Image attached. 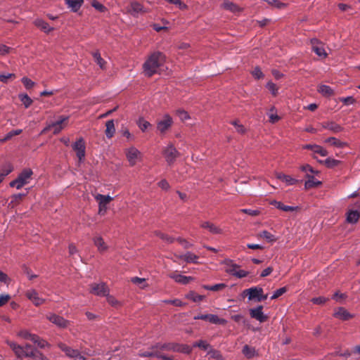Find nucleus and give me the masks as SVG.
<instances>
[{"instance_id":"nucleus-4","label":"nucleus","mask_w":360,"mask_h":360,"mask_svg":"<svg viewBox=\"0 0 360 360\" xmlns=\"http://www.w3.org/2000/svg\"><path fill=\"white\" fill-rule=\"evenodd\" d=\"M124 153L129 166L134 167L143 160L142 153L136 147L130 146L125 149Z\"/></svg>"},{"instance_id":"nucleus-56","label":"nucleus","mask_w":360,"mask_h":360,"mask_svg":"<svg viewBox=\"0 0 360 360\" xmlns=\"http://www.w3.org/2000/svg\"><path fill=\"white\" fill-rule=\"evenodd\" d=\"M21 81L27 89H30L35 85V83L27 77H22Z\"/></svg>"},{"instance_id":"nucleus-60","label":"nucleus","mask_w":360,"mask_h":360,"mask_svg":"<svg viewBox=\"0 0 360 360\" xmlns=\"http://www.w3.org/2000/svg\"><path fill=\"white\" fill-rule=\"evenodd\" d=\"M287 291V288L286 287H283V288H281L278 290H276L273 295L271 296V300H275V299H277L278 297H279L280 296L283 295L285 292Z\"/></svg>"},{"instance_id":"nucleus-64","label":"nucleus","mask_w":360,"mask_h":360,"mask_svg":"<svg viewBox=\"0 0 360 360\" xmlns=\"http://www.w3.org/2000/svg\"><path fill=\"white\" fill-rule=\"evenodd\" d=\"M158 236L162 238L163 240H165V242L168 243H173L176 239L168 236V235H166V234H164V233H158Z\"/></svg>"},{"instance_id":"nucleus-28","label":"nucleus","mask_w":360,"mask_h":360,"mask_svg":"<svg viewBox=\"0 0 360 360\" xmlns=\"http://www.w3.org/2000/svg\"><path fill=\"white\" fill-rule=\"evenodd\" d=\"M323 128L328 129L333 133H338L343 130V128L335 122H326L321 124Z\"/></svg>"},{"instance_id":"nucleus-46","label":"nucleus","mask_w":360,"mask_h":360,"mask_svg":"<svg viewBox=\"0 0 360 360\" xmlns=\"http://www.w3.org/2000/svg\"><path fill=\"white\" fill-rule=\"evenodd\" d=\"M243 354L248 358H252L256 354V351L254 347L245 345L243 349Z\"/></svg>"},{"instance_id":"nucleus-45","label":"nucleus","mask_w":360,"mask_h":360,"mask_svg":"<svg viewBox=\"0 0 360 360\" xmlns=\"http://www.w3.org/2000/svg\"><path fill=\"white\" fill-rule=\"evenodd\" d=\"M266 89L271 92L274 96H276L278 94V87L276 84L269 81L266 84Z\"/></svg>"},{"instance_id":"nucleus-2","label":"nucleus","mask_w":360,"mask_h":360,"mask_svg":"<svg viewBox=\"0 0 360 360\" xmlns=\"http://www.w3.org/2000/svg\"><path fill=\"white\" fill-rule=\"evenodd\" d=\"M7 344L11 348L18 359L32 357L34 360H45L46 356L37 349H34L30 345L21 346L14 342L7 341Z\"/></svg>"},{"instance_id":"nucleus-25","label":"nucleus","mask_w":360,"mask_h":360,"mask_svg":"<svg viewBox=\"0 0 360 360\" xmlns=\"http://www.w3.org/2000/svg\"><path fill=\"white\" fill-rule=\"evenodd\" d=\"M306 178L307 179L304 183V188L306 189H310L321 185V181L316 179L312 174H307Z\"/></svg>"},{"instance_id":"nucleus-41","label":"nucleus","mask_w":360,"mask_h":360,"mask_svg":"<svg viewBox=\"0 0 360 360\" xmlns=\"http://www.w3.org/2000/svg\"><path fill=\"white\" fill-rule=\"evenodd\" d=\"M18 97L26 108L32 105V100L28 96L27 94H20Z\"/></svg>"},{"instance_id":"nucleus-36","label":"nucleus","mask_w":360,"mask_h":360,"mask_svg":"<svg viewBox=\"0 0 360 360\" xmlns=\"http://www.w3.org/2000/svg\"><path fill=\"white\" fill-rule=\"evenodd\" d=\"M182 257H184V260L187 263H198V259L199 257L191 252H187L183 255Z\"/></svg>"},{"instance_id":"nucleus-37","label":"nucleus","mask_w":360,"mask_h":360,"mask_svg":"<svg viewBox=\"0 0 360 360\" xmlns=\"http://www.w3.org/2000/svg\"><path fill=\"white\" fill-rule=\"evenodd\" d=\"M92 55L95 62L100 67V68L102 70L105 69L106 62L103 58H101L100 53L98 51H95Z\"/></svg>"},{"instance_id":"nucleus-8","label":"nucleus","mask_w":360,"mask_h":360,"mask_svg":"<svg viewBox=\"0 0 360 360\" xmlns=\"http://www.w3.org/2000/svg\"><path fill=\"white\" fill-rule=\"evenodd\" d=\"M95 200L98 203V214L103 215L108 210V205L112 200V198L110 195H104L101 194L94 195Z\"/></svg>"},{"instance_id":"nucleus-32","label":"nucleus","mask_w":360,"mask_h":360,"mask_svg":"<svg viewBox=\"0 0 360 360\" xmlns=\"http://www.w3.org/2000/svg\"><path fill=\"white\" fill-rule=\"evenodd\" d=\"M17 335L18 337H20L22 339L30 340L32 342H36L38 340L37 335H36L34 334H32L26 330L19 331Z\"/></svg>"},{"instance_id":"nucleus-9","label":"nucleus","mask_w":360,"mask_h":360,"mask_svg":"<svg viewBox=\"0 0 360 360\" xmlns=\"http://www.w3.org/2000/svg\"><path fill=\"white\" fill-rule=\"evenodd\" d=\"M58 346L63 352H65L67 356L73 359V360H85V358L81 355L77 349H72L62 342L58 343Z\"/></svg>"},{"instance_id":"nucleus-16","label":"nucleus","mask_w":360,"mask_h":360,"mask_svg":"<svg viewBox=\"0 0 360 360\" xmlns=\"http://www.w3.org/2000/svg\"><path fill=\"white\" fill-rule=\"evenodd\" d=\"M169 277L174 280L176 283L182 285H186L194 280L193 277L182 275L181 274H179L177 271L170 273L169 274Z\"/></svg>"},{"instance_id":"nucleus-51","label":"nucleus","mask_w":360,"mask_h":360,"mask_svg":"<svg viewBox=\"0 0 360 360\" xmlns=\"http://www.w3.org/2000/svg\"><path fill=\"white\" fill-rule=\"evenodd\" d=\"M314 149H313L312 152L316 154H319L322 157H326L328 155V151L326 149H325L323 147L316 145L315 147H314Z\"/></svg>"},{"instance_id":"nucleus-57","label":"nucleus","mask_w":360,"mask_h":360,"mask_svg":"<svg viewBox=\"0 0 360 360\" xmlns=\"http://www.w3.org/2000/svg\"><path fill=\"white\" fill-rule=\"evenodd\" d=\"M231 124L235 127L236 130L239 134H244L246 131L245 127L241 124L238 121L235 120L231 122Z\"/></svg>"},{"instance_id":"nucleus-27","label":"nucleus","mask_w":360,"mask_h":360,"mask_svg":"<svg viewBox=\"0 0 360 360\" xmlns=\"http://www.w3.org/2000/svg\"><path fill=\"white\" fill-rule=\"evenodd\" d=\"M65 2L71 11L76 13L82 7L84 0H65Z\"/></svg>"},{"instance_id":"nucleus-6","label":"nucleus","mask_w":360,"mask_h":360,"mask_svg":"<svg viewBox=\"0 0 360 360\" xmlns=\"http://www.w3.org/2000/svg\"><path fill=\"white\" fill-rule=\"evenodd\" d=\"M170 349L167 345H157L155 346L152 347L149 350L141 352L139 355L143 357H150V356H156V357H160L163 360H172L169 357H166L165 356H162L160 354V351L163 349Z\"/></svg>"},{"instance_id":"nucleus-63","label":"nucleus","mask_w":360,"mask_h":360,"mask_svg":"<svg viewBox=\"0 0 360 360\" xmlns=\"http://www.w3.org/2000/svg\"><path fill=\"white\" fill-rule=\"evenodd\" d=\"M11 278L8 277V276L2 271H0V282L8 285L9 284Z\"/></svg>"},{"instance_id":"nucleus-10","label":"nucleus","mask_w":360,"mask_h":360,"mask_svg":"<svg viewBox=\"0 0 360 360\" xmlns=\"http://www.w3.org/2000/svg\"><path fill=\"white\" fill-rule=\"evenodd\" d=\"M162 153L165 158L166 162L169 165L172 164L179 155L178 150L172 144H169L168 146H167L163 149Z\"/></svg>"},{"instance_id":"nucleus-5","label":"nucleus","mask_w":360,"mask_h":360,"mask_svg":"<svg viewBox=\"0 0 360 360\" xmlns=\"http://www.w3.org/2000/svg\"><path fill=\"white\" fill-rule=\"evenodd\" d=\"M243 295L248 296L249 300L257 302L265 300L268 297V295L264 294L263 289L259 286L252 287L243 290Z\"/></svg>"},{"instance_id":"nucleus-3","label":"nucleus","mask_w":360,"mask_h":360,"mask_svg":"<svg viewBox=\"0 0 360 360\" xmlns=\"http://www.w3.org/2000/svg\"><path fill=\"white\" fill-rule=\"evenodd\" d=\"M33 172L30 168L24 169L18 176V177L10 182V186L19 190L24 186L30 183L32 179Z\"/></svg>"},{"instance_id":"nucleus-20","label":"nucleus","mask_w":360,"mask_h":360,"mask_svg":"<svg viewBox=\"0 0 360 360\" xmlns=\"http://www.w3.org/2000/svg\"><path fill=\"white\" fill-rule=\"evenodd\" d=\"M333 316L340 320L347 321L354 317V315L349 313L346 309L339 307L335 309Z\"/></svg>"},{"instance_id":"nucleus-43","label":"nucleus","mask_w":360,"mask_h":360,"mask_svg":"<svg viewBox=\"0 0 360 360\" xmlns=\"http://www.w3.org/2000/svg\"><path fill=\"white\" fill-rule=\"evenodd\" d=\"M270 6L278 8L283 9L287 7V4L283 2H281L278 0H264Z\"/></svg>"},{"instance_id":"nucleus-38","label":"nucleus","mask_w":360,"mask_h":360,"mask_svg":"<svg viewBox=\"0 0 360 360\" xmlns=\"http://www.w3.org/2000/svg\"><path fill=\"white\" fill-rule=\"evenodd\" d=\"M269 122L271 123H276L280 120L281 117L278 115L276 110L274 107H271L267 113Z\"/></svg>"},{"instance_id":"nucleus-59","label":"nucleus","mask_w":360,"mask_h":360,"mask_svg":"<svg viewBox=\"0 0 360 360\" xmlns=\"http://www.w3.org/2000/svg\"><path fill=\"white\" fill-rule=\"evenodd\" d=\"M339 101L342 102L346 105H352L356 102L355 98L352 96L341 97L339 98Z\"/></svg>"},{"instance_id":"nucleus-1","label":"nucleus","mask_w":360,"mask_h":360,"mask_svg":"<svg viewBox=\"0 0 360 360\" xmlns=\"http://www.w3.org/2000/svg\"><path fill=\"white\" fill-rule=\"evenodd\" d=\"M165 56L156 52L152 53L143 65V72L145 75L151 77L155 73H159L165 70Z\"/></svg>"},{"instance_id":"nucleus-53","label":"nucleus","mask_w":360,"mask_h":360,"mask_svg":"<svg viewBox=\"0 0 360 360\" xmlns=\"http://www.w3.org/2000/svg\"><path fill=\"white\" fill-rule=\"evenodd\" d=\"M131 282L138 285L141 288L143 289L147 286L145 278L139 277H134L131 278Z\"/></svg>"},{"instance_id":"nucleus-48","label":"nucleus","mask_w":360,"mask_h":360,"mask_svg":"<svg viewBox=\"0 0 360 360\" xmlns=\"http://www.w3.org/2000/svg\"><path fill=\"white\" fill-rule=\"evenodd\" d=\"M226 287L224 283H219L214 285H202V288L205 290H209L212 291H219L223 290Z\"/></svg>"},{"instance_id":"nucleus-31","label":"nucleus","mask_w":360,"mask_h":360,"mask_svg":"<svg viewBox=\"0 0 360 360\" xmlns=\"http://www.w3.org/2000/svg\"><path fill=\"white\" fill-rule=\"evenodd\" d=\"M105 127H106V129L105 131V134L107 138L110 139L114 136V134L115 133V127L114 121L112 120L107 121L105 123Z\"/></svg>"},{"instance_id":"nucleus-15","label":"nucleus","mask_w":360,"mask_h":360,"mask_svg":"<svg viewBox=\"0 0 360 360\" xmlns=\"http://www.w3.org/2000/svg\"><path fill=\"white\" fill-rule=\"evenodd\" d=\"M26 297L37 307L43 304L45 299L41 297L37 290L30 289L26 292Z\"/></svg>"},{"instance_id":"nucleus-29","label":"nucleus","mask_w":360,"mask_h":360,"mask_svg":"<svg viewBox=\"0 0 360 360\" xmlns=\"http://www.w3.org/2000/svg\"><path fill=\"white\" fill-rule=\"evenodd\" d=\"M360 218V212L357 210H350L347 212L346 220L349 224H356Z\"/></svg>"},{"instance_id":"nucleus-33","label":"nucleus","mask_w":360,"mask_h":360,"mask_svg":"<svg viewBox=\"0 0 360 360\" xmlns=\"http://www.w3.org/2000/svg\"><path fill=\"white\" fill-rule=\"evenodd\" d=\"M258 237L266 240L267 242L273 243L276 241V236L267 231H262L258 233Z\"/></svg>"},{"instance_id":"nucleus-50","label":"nucleus","mask_w":360,"mask_h":360,"mask_svg":"<svg viewBox=\"0 0 360 360\" xmlns=\"http://www.w3.org/2000/svg\"><path fill=\"white\" fill-rule=\"evenodd\" d=\"M193 346L198 347L203 350H210V349L211 348L210 344L205 340H200L198 342H195L193 343Z\"/></svg>"},{"instance_id":"nucleus-12","label":"nucleus","mask_w":360,"mask_h":360,"mask_svg":"<svg viewBox=\"0 0 360 360\" xmlns=\"http://www.w3.org/2000/svg\"><path fill=\"white\" fill-rule=\"evenodd\" d=\"M46 319L50 322H51L56 326L61 328H65L70 324L69 321H68V320L65 319L63 317L56 315L55 314H47Z\"/></svg>"},{"instance_id":"nucleus-39","label":"nucleus","mask_w":360,"mask_h":360,"mask_svg":"<svg viewBox=\"0 0 360 360\" xmlns=\"http://www.w3.org/2000/svg\"><path fill=\"white\" fill-rule=\"evenodd\" d=\"M186 297L188 300H192L194 302H201L205 297L200 295L197 294L196 292L193 291L189 292L186 295Z\"/></svg>"},{"instance_id":"nucleus-52","label":"nucleus","mask_w":360,"mask_h":360,"mask_svg":"<svg viewBox=\"0 0 360 360\" xmlns=\"http://www.w3.org/2000/svg\"><path fill=\"white\" fill-rule=\"evenodd\" d=\"M300 169L307 174H319L318 170L314 169L309 165H304L300 167Z\"/></svg>"},{"instance_id":"nucleus-54","label":"nucleus","mask_w":360,"mask_h":360,"mask_svg":"<svg viewBox=\"0 0 360 360\" xmlns=\"http://www.w3.org/2000/svg\"><path fill=\"white\" fill-rule=\"evenodd\" d=\"M107 301L108 302L112 307H118L121 306V302L118 301L115 297L112 295H109L108 292L107 293Z\"/></svg>"},{"instance_id":"nucleus-11","label":"nucleus","mask_w":360,"mask_h":360,"mask_svg":"<svg viewBox=\"0 0 360 360\" xmlns=\"http://www.w3.org/2000/svg\"><path fill=\"white\" fill-rule=\"evenodd\" d=\"M68 120V117H62L58 121L52 123L51 124H49L46 128H44L42 131V133H45L46 131L53 129V134H58L61 130H63L65 128V122H67Z\"/></svg>"},{"instance_id":"nucleus-40","label":"nucleus","mask_w":360,"mask_h":360,"mask_svg":"<svg viewBox=\"0 0 360 360\" xmlns=\"http://www.w3.org/2000/svg\"><path fill=\"white\" fill-rule=\"evenodd\" d=\"M223 7L229 11H231L233 13L240 12L241 9L235 4L231 1H224L223 4Z\"/></svg>"},{"instance_id":"nucleus-35","label":"nucleus","mask_w":360,"mask_h":360,"mask_svg":"<svg viewBox=\"0 0 360 360\" xmlns=\"http://www.w3.org/2000/svg\"><path fill=\"white\" fill-rule=\"evenodd\" d=\"M317 91L324 96H330L333 94V90L329 86L325 84L319 85Z\"/></svg>"},{"instance_id":"nucleus-23","label":"nucleus","mask_w":360,"mask_h":360,"mask_svg":"<svg viewBox=\"0 0 360 360\" xmlns=\"http://www.w3.org/2000/svg\"><path fill=\"white\" fill-rule=\"evenodd\" d=\"M275 176L278 179L285 183L287 186L294 185L298 182L297 179L281 172H276Z\"/></svg>"},{"instance_id":"nucleus-24","label":"nucleus","mask_w":360,"mask_h":360,"mask_svg":"<svg viewBox=\"0 0 360 360\" xmlns=\"http://www.w3.org/2000/svg\"><path fill=\"white\" fill-rule=\"evenodd\" d=\"M128 11L134 16L139 13L147 12V11L144 9L143 6L138 2H131L129 7Z\"/></svg>"},{"instance_id":"nucleus-21","label":"nucleus","mask_w":360,"mask_h":360,"mask_svg":"<svg viewBox=\"0 0 360 360\" xmlns=\"http://www.w3.org/2000/svg\"><path fill=\"white\" fill-rule=\"evenodd\" d=\"M200 227L207 229L212 234H221L223 232L219 226L207 221H202L200 223Z\"/></svg>"},{"instance_id":"nucleus-47","label":"nucleus","mask_w":360,"mask_h":360,"mask_svg":"<svg viewBox=\"0 0 360 360\" xmlns=\"http://www.w3.org/2000/svg\"><path fill=\"white\" fill-rule=\"evenodd\" d=\"M91 5L96 10H97L98 11H99L101 13H104L107 11L106 7L103 4H102L101 3L98 1L97 0H92L91 2Z\"/></svg>"},{"instance_id":"nucleus-7","label":"nucleus","mask_w":360,"mask_h":360,"mask_svg":"<svg viewBox=\"0 0 360 360\" xmlns=\"http://www.w3.org/2000/svg\"><path fill=\"white\" fill-rule=\"evenodd\" d=\"M173 122L172 117L169 114H165L157 122V130L160 134H165L172 127Z\"/></svg>"},{"instance_id":"nucleus-62","label":"nucleus","mask_w":360,"mask_h":360,"mask_svg":"<svg viewBox=\"0 0 360 360\" xmlns=\"http://www.w3.org/2000/svg\"><path fill=\"white\" fill-rule=\"evenodd\" d=\"M208 354L210 355L211 357L217 359L218 360H221L222 359L221 354L218 351L213 349L212 348H210V350L208 351Z\"/></svg>"},{"instance_id":"nucleus-61","label":"nucleus","mask_w":360,"mask_h":360,"mask_svg":"<svg viewBox=\"0 0 360 360\" xmlns=\"http://www.w3.org/2000/svg\"><path fill=\"white\" fill-rule=\"evenodd\" d=\"M12 51V48L5 45L0 44V55L5 56L8 54Z\"/></svg>"},{"instance_id":"nucleus-19","label":"nucleus","mask_w":360,"mask_h":360,"mask_svg":"<svg viewBox=\"0 0 360 360\" xmlns=\"http://www.w3.org/2000/svg\"><path fill=\"white\" fill-rule=\"evenodd\" d=\"M90 292L96 295L105 296L109 290L104 283H94L91 285Z\"/></svg>"},{"instance_id":"nucleus-49","label":"nucleus","mask_w":360,"mask_h":360,"mask_svg":"<svg viewBox=\"0 0 360 360\" xmlns=\"http://www.w3.org/2000/svg\"><path fill=\"white\" fill-rule=\"evenodd\" d=\"M176 115L179 117V119L181 121H184V122L186 121L191 118L188 113L183 109L176 110Z\"/></svg>"},{"instance_id":"nucleus-14","label":"nucleus","mask_w":360,"mask_h":360,"mask_svg":"<svg viewBox=\"0 0 360 360\" xmlns=\"http://www.w3.org/2000/svg\"><path fill=\"white\" fill-rule=\"evenodd\" d=\"M194 319H201L214 324L225 325L226 321L214 314H201L194 317Z\"/></svg>"},{"instance_id":"nucleus-30","label":"nucleus","mask_w":360,"mask_h":360,"mask_svg":"<svg viewBox=\"0 0 360 360\" xmlns=\"http://www.w3.org/2000/svg\"><path fill=\"white\" fill-rule=\"evenodd\" d=\"M224 265L226 272L235 276L237 273V270L239 269V266L234 264L231 260L225 261Z\"/></svg>"},{"instance_id":"nucleus-42","label":"nucleus","mask_w":360,"mask_h":360,"mask_svg":"<svg viewBox=\"0 0 360 360\" xmlns=\"http://www.w3.org/2000/svg\"><path fill=\"white\" fill-rule=\"evenodd\" d=\"M13 170V167L11 163L6 164L1 169L0 177L4 179L6 176L9 174Z\"/></svg>"},{"instance_id":"nucleus-44","label":"nucleus","mask_w":360,"mask_h":360,"mask_svg":"<svg viewBox=\"0 0 360 360\" xmlns=\"http://www.w3.org/2000/svg\"><path fill=\"white\" fill-rule=\"evenodd\" d=\"M137 124L142 131H146L151 127L150 123L143 118H139Z\"/></svg>"},{"instance_id":"nucleus-55","label":"nucleus","mask_w":360,"mask_h":360,"mask_svg":"<svg viewBox=\"0 0 360 360\" xmlns=\"http://www.w3.org/2000/svg\"><path fill=\"white\" fill-rule=\"evenodd\" d=\"M323 162L328 167L332 168L338 166L340 162L338 160L328 158L326 160H324Z\"/></svg>"},{"instance_id":"nucleus-18","label":"nucleus","mask_w":360,"mask_h":360,"mask_svg":"<svg viewBox=\"0 0 360 360\" xmlns=\"http://www.w3.org/2000/svg\"><path fill=\"white\" fill-rule=\"evenodd\" d=\"M312 50L321 58H326L327 53L326 51L324 44L318 41L316 39H313L311 41Z\"/></svg>"},{"instance_id":"nucleus-26","label":"nucleus","mask_w":360,"mask_h":360,"mask_svg":"<svg viewBox=\"0 0 360 360\" xmlns=\"http://www.w3.org/2000/svg\"><path fill=\"white\" fill-rule=\"evenodd\" d=\"M34 24L36 27L39 28L45 33H50L54 30L53 27H51L46 22H45L42 19H36L34 21Z\"/></svg>"},{"instance_id":"nucleus-13","label":"nucleus","mask_w":360,"mask_h":360,"mask_svg":"<svg viewBox=\"0 0 360 360\" xmlns=\"http://www.w3.org/2000/svg\"><path fill=\"white\" fill-rule=\"evenodd\" d=\"M73 150L76 152L79 161L83 162L85 158V143L83 139H78L72 146Z\"/></svg>"},{"instance_id":"nucleus-17","label":"nucleus","mask_w":360,"mask_h":360,"mask_svg":"<svg viewBox=\"0 0 360 360\" xmlns=\"http://www.w3.org/2000/svg\"><path fill=\"white\" fill-rule=\"evenodd\" d=\"M250 315L252 319L262 323L267 320V316L263 313L262 306H258L250 309Z\"/></svg>"},{"instance_id":"nucleus-34","label":"nucleus","mask_w":360,"mask_h":360,"mask_svg":"<svg viewBox=\"0 0 360 360\" xmlns=\"http://www.w3.org/2000/svg\"><path fill=\"white\" fill-rule=\"evenodd\" d=\"M325 142L340 148H342L347 146L345 142H342L335 137L328 138L325 141Z\"/></svg>"},{"instance_id":"nucleus-58","label":"nucleus","mask_w":360,"mask_h":360,"mask_svg":"<svg viewBox=\"0 0 360 360\" xmlns=\"http://www.w3.org/2000/svg\"><path fill=\"white\" fill-rule=\"evenodd\" d=\"M251 74L257 79H262L264 76L259 67H255L251 72Z\"/></svg>"},{"instance_id":"nucleus-22","label":"nucleus","mask_w":360,"mask_h":360,"mask_svg":"<svg viewBox=\"0 0 360 360\" xmlns=\"http://www.w3.org/2000/svg\"><path fill=\"white\" fill-rule=\"evenodd\" d=\"M94 244L99 252H104L108 250V245L104 239L100 236H96L93 238Z\"/></svg>"}]
</instances>
